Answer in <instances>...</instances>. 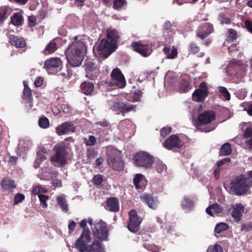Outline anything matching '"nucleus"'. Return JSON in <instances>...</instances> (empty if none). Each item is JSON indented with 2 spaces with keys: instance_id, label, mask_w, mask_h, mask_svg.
<instances>
[{
  "instance_id": "1",
  "label": "nucleus",
  "mask_w": 252,
  "mask_h": 252,
  "mask_svg": "<svg viewBox=\"0 0 252 252\" xmlns=\"http://www.w3.org/2000/svg\"><path fill=\"white\" fill-rule=\"evenodd\" d=\"M87 48L81 40H77V36L74 38L73 42L68 46L65 52L68 63L72 67L81 65L86 55Z\"/></svg>"
},
{
  "instance_id": "2",
  "label": "nucleus",
  "mask_w": 252,
  "mask_h": 252,
  "mask_svg": "<svg viewBox=\"0 0 252 252\" xmlns=\"http://www.w3.org/2000/svg\"><path fill=\"white\" fill-rule=\"evenodd\" d=\"M107 162L113 169L120 171L124 169V162L122 159L121 152L117 149L110 147L106 151Z\"/></svg>"
},
{
  "instance_id": "3",
  "label": "nucleus",
  "mask_w": 252,
  "mask_h": 252,
  "mask_svg": "<svg viewBox=\"0 0 252 252\" xmlns=\"http://www.w3.org/2000/svg\"><path fill=\"white\" fill-rule=\"evenodd\" d=\"M246 177L241 174L231 182V189L237 195H241L247 193L249 189Z\"/></svg>"
},
{
  "instance_id": "4",
  "label": "nucleus",
  "mask_w": 252,
  "mask_h": 252,
  "mask_svg": "<svg viewBox=\"0 0 252 252\" xmlns=\"http://www.w3.org/2000/svg\"><path fill=\"white\" fill-rule=\"evenodd\" d=\"M92 241L91 233L89 228L83 229L81 234L73 244V247L79 252H85Z\"/></svg>"
},
{
  "instance_id": "5",
  "label": "nucleus",
  "mask_w": 252,
  "mask_h": 252,
  "mask_svg": "<svg viewBox=\"0 0 252 252\" xmlns=\"http://www.w3.org/2000/svg\"><path fill=\"white\" fill-rule=\"evenodd\" d=\"M92 231L93 236L99 242L108 240L109 229L106 222L100 220L94 223V227L92 228Z\"/></svg>"
},
{
  "instance_id": "6",
  "label": "nucleus",
  "mask_w": 252,
  "mask_h": 252,
  "mask_svg": "<svg viewBox=\"0 0 252 252\" xmlns=\"http://www.w3.org/2000/svg\"><path fill=\"white\" fill-rule=\"evenodd\" d=\"M136 166L146 169L151 167L153 164V157L145 152H139L135 154L133 158Z\"/></svg>"
},
{
  "instance_id": "7",
  "label": "nucleus",
  "mask_w": 252,
  "mask_h": 252,
  "mask_svg": "<svg viewBox=\"0 0 252 252\" xmlns=\"http://www.w3.org/2000/svg\"><path fill=\"white\" fill-rule=\"evenodd\" d=\"M53 149L55 154L51 158L52 161L56 162L59 165H64L67 162V155L65 146L56 145Z\"/></svg>"
},
{
  "instance_id": "8",
  "label": "nucleus",
  "mask_w": 252,
  "mask_h": 252,
  "mask_svg": "<svg viewBox=\"0 0 252 252\" xmlns=\"http://www.w3.org/2000/svg\"><path fill=\"white\" fill-rule=\"evenodd\" d=\"M128 221L127 227L132 233L137 232L140 229L142 219L138 216L135 210H131L128 213Z\"/></svg>"
},
{
  "instance_id": "9",
  "label": "nucleus",
  "mask_w": 252,
  "mask_h": 252,
  "mask_svg": "<svg viewBox=\"0 0 252 252\" xmlns=\"http://www.w3.org/2000/svg\"><path fill=\"white\" fill-rule=\"evenodd\" d=\"M116 48L107 39H102L97 46L98 54L104 58H107Z\"/></svg>"
},
{
  "instance_id": "10",
  "label": "nucleus",
  "mask_w": 252,
  "mask_h": 252,
  "mask_svg": "<svg viewBox=\"0 0 252 252\" xmlns=\"http://www.w3.org/2000/svg\"><path fill=\"white\" fill-rule=\"evenodd\" d=\"M110 76L112 85L116 86L120 88H123L126 86V79L119 68H116L113 69Z\"/></svg>"
},
{
  "instance_id": "11",
  "label": "nucleus",
  "mask_w": 252,
  "mask_h": 252,
  "mask_svg": "<svg viewBox=\"0 0 252 252\" xmlns=\"http://www.w3.org/2000/svg\"><path fill=\"white\" fill-rule=\"evenodd\" d=\"M131 45L134 51L145 57L149 56L152 51L149 44L142 41L132 42Z\"/></svg>"
},
{
  "instance_id": "12",
  "label": "nucleus",
  "mask_w": 252,
  "mask_h": 252,
  "mask_svg": "<svg viewBox=\"0 0 252 252\" xmlns=\"http://www.w3.org/2000/svg\"><path fill=\"white\" fill-rule=\"evenodd\" d=\"M184 145V142L179 138L178 135L175 134L170 135L163 143V146L169 150L174 148H181Z\"/></svg>"
},
{
  "instance_id": "13",
  "label": "nucleus",
  "mask_w": 252,
  "mask_h": 252,
  "mask_svg": "<svg viewBox=\"0 0 252 252\" xmlns=\"http://www.w3.org/2000/svg\"><path fill=\"white\" fill-rule=\"evenodd\" d=\"M216 119V114L213 111H204L199 114L196 121L197 126L209 124Z\"/></svg>"
},
{
  "instance_id": "14",
  "label": "nucleus",
  "mask_w": 252,
  "mask_h": 252,
  "mask_svg": "<svg viewBox=\"0 0 252 252\" xmlns=\"http://www.w3.org/2000/svg\"><path fill=\"white\" fill-rule=\"evenodd\" d=\"M208 95V87L205 82L200 84L199 88L192 94L193 99L197 102L203 101Z\"/></svg>"
},
{
  "instance_id": "15",
  "label": "nucleus",
  "mask_w": 252,
  "mask_h": 252,
  "mask_svg": "<svg viewBox=\"0 0 252 252\" xmlns=\"http://www.w3.org/2000/svg\"><path fill=\"white\" fill-rule=\"evenodd\" d=\"M214 31L213 26L210 23H205L200 26L196 31V36L201 39L207 37Z\"/></svg>"
},
{
  "instance_id": "16",
  "label": "nucleus",
  "mask_w": 252,
  "mask_h": 252,
  "mask_svg": "<svg viewBox=\"0 0 252 252\" xmlns=\"http://www.w3.org/2000/svg\"><path fill=\"white\" fill-rule=\"evenodd\" d=\"M75 130V126L70 122L63 123L61 125H59L56 128V132L59 135L73 133Z\"/></svg>"
},
{
  "instance_id": "17",
  "label": "nucleus",
  "mask_w": 252,
  "mask_h": 252,
  "mask_svg": "<svg viewBox=\"0 0 252 252\" xmlns=\"http://www.w3.org/2000/svg\"><path fill=\"white\" fill-rule=\"evenodd\" d=\"M141 200L149 208L152 209H156L158 205L159 201L157 197H155L153 195L150 194H143L140 196Z\"/></svg>"
},
{
  "instance_id": "18",
  "label": "nucleus",
  "mask_w": 252,
  "mask_h": 252,
  "mask_svg": "<svg viewBox=\"0 0 252 252\" xmlns=\"http://www.w3.org/2000/svg\"><path fill=\"white\" fill-rule=\"evenodd\" d=\"M113 109L119 111L123 116L126 113L135 110L136 105L129 104L128 103H125L122 102H115L113 105Z\"/></svg>"
},
{
  "instance_id": "19",
  "label": "nucleus",
  "mask_w": 252,
  "mask_h": 252,
  "mask_svg": "<svg viewBox=\"0 0 252 252\" xmlns=\"http://www.w3.org/2000/svg\"><path fill=\"white\" fill-rule=\"evenodd\" d=\"M63 63L58 58H52L46 60L44 63V67L48 70L54 69L60 70L62 67Z\"/></svg>"
},
{
  "instance_id": "20",
  "label": "nucleus",
  "mask_w": 252,
  "mask_h": 252,
  "mask_svg": "<svg viewBox=\"0 0 252 252\" xmlns=\"http://www.w3.org/2000/svg\"><path fill=\"white\" fill-rule=\"evenodd\" d=\"M22 99L24 101L26 106L31 108L33 106V99L32 90L28 85L25 84L23 91Z\"/></svg>"
},
{
  "instance_id": "21",
  "label": "nucleus",
  "mask_w": 252,
  "mask_h": 252,
  "mask_svg": "<svg viewBox=\"0 0 252 252\" xmlns=\"http://www.w3.org/2000/svg\"><path fill=\"white\" fill-rule=\"evenodd\" d=\"M0 186L3 191L12 192L13 189L16 188V185L14 180L9 178H4L0 183Z\"/></svg>"
},
{
  "instance_id": "22",
  "label": "nucleus",
  "mask_w": 252,
  "mask_h": 252,
  "mask_svg": "<svg viewBox=\"0 0 252 252\" xmlns=\"http://www.w3.org/2000/svg\"><path fill=\"white\" fill-rule=\"evenodd\" d=\"M107 38L109 43L117 48V43L120 38L119 32L116 29H108L107 30Z\"/></svg>"
},
{
  "instance_id": "23",
  "label": "nucleus",
  "mask_w": 252,
  "mask_h": 252,
  "mask_svg": "<svg viewBox=\"0 0 252 252\" xmlns=\"http://www.w3.org/2000/svg\"><path fill=\"white\" fill-rule=\"evenodd\" d=\"M106 209L111 212H117L119 211V202L116 197H110L106 203Z\"/></svg>"
},
{
  "instance_id": "24",
  "label": "nucleus",
  "mask_w": 252,
  "mask_h": 252,
  "mask_svg": "<svg viewBox=\"0 0 252 252\" xmlns=\"http://www.w3.org/2000/svg\"><path fill=\"white\" fill-rule=\"evenodd\" d=\"M9 42L11 45L17 48H23L26 46V42L24 38L14 35L9 36Z\"/></svg>"
},
{
  "instance_id": "25",
  "label": "nucleus",
  "mask_w": 252,
  "mask_h": 252,
  "mask_svg": "<svg viewBox=\"0 0 252 252\" xmlns=\"http://www.w3.org/2000/svg\"><path fill=\"white\" fill-rule=\"evenodd\" d=\"M244 211V206L242 204H236L232 207V217L236 221H238L241 220Z\"/></svg>"
},
{
  "instance_id": "26",
  "label": "nucleus",
  "mask_w": 252,
  "mask_h": 252,
  "mask_svg": "<svg viewBox=\"0 0 252 252\" xmlns=\"http://www.w3.org/2000/svg\"><path fill=\"white\" fill-rule=\"evenodd\" d=\"M94 88V83L90 81H84L80 85L81 92L86 95L91 94L93 92Z\"/></svg>"
},
{
  "instance_id": "27",
  "label": "nucleus",
  "mask_w": 252,
  "mask_h": 252,
  "mask_svg": "<svg viewBox=\"0 0 252 252\" xmlns=\"http://www.w3.org/2000/svg\"><path fill=\"white\" fill-rule=\"evenodd\" d=\"M85 252H105V251L101 242L95 240Z\"/></svg>"
},
{
  "instance_id": "28",
  "label": "nucleus",
  "mask_w": 252,
  "mask_h": 252,
  "mask_svg": "<svg viewBox=\"0 0 252 252\" xmlns=\"http://www.w3.org/2000/svg\"><path fill=\"white\" fill-rule=\"evenodd\" d=\"M11 23L15 26H21L24 22L23 16L20 12H15L10 18Z\"/></svg>"
},
{
  "instance_id": "29",
  "label": "nucleus",
  "mask_w": 252,
  "mask_h": 252,
  "mask_svg": "<svg viewBox=\"0 0 252 252\" xmlns=\"http://www.w3.org/2000/svg\"><path fill=\"white\" fill-rule=\"evenodd\" d=\"M171 49L169 47L165 46L163 49L164 54L166 56L167 58L173 59L175 58L178 55V51L176 48L173 47L170 52Z\"/></svg>"
},
{
  "instance_id": "30",
  "label": "nucleus",
  "mask_w": 252,
  "mask_h": 252,
  "mask_svg": "<svg viewBox=\"0 0 252 252\" xmlns=\"http://www.w3.org/2000/svg\"><path fill=\"white\" fill-rule=\"evenodd\" d=\"M189 51L192 54H196L199 53L198 56L200 57H203L204 53L203 52H200V48L197 46L196 43L192 42H191L188 46Z\"/></svg>"
},
{
  "instance_id": "31",
  "label": "nucleus",
  "mask_w": 252,
  "mask_h": 252,
  "mask_svg": "<svg viewBox=\"0 0 252 252\" xmlns=\"http://www.w3.org/2000/svg\"><path fill=\"white\" fill-rule=\"evenodd\" d=\"M232 149L229 143H225L223 144L220 149L219 155L220 156H228L231 153Z\"/></svg>"
},
{
  "instance_id": "32",
  "label": "nucleus",
  "mask_w": 252,
  "mask_h": 252,
  "mask_svg": "<svg viewBox=\"0 0 252 252\" xmlns=\"http://www.w3.org/2000/svg\"><path fill=\"white\" fill-rule=\"evenodd\" d=\"M57 49V45L54 40H51L46 46L43 52L45 54L53 53Z\"/></svg>"
},
{
  "instance_id": "33",
  "label": "nucleus",
  "mask_w": 252,
  "mask_h": 252,
  "mask_svg": "<svg viewBox=\"0 0 252 252\" xmlns=\"http://www.w3.org/2000/svg\"><path fill=\"white\" fill-rule=\"evenodd\" d=\"M57 201L62 210L64 212H67L68 210V204L64 197L63 196H58L57 198Z\"/></svg>"
},
{
  "instance_id": "34",
  "label": "nucleus",
  "mask_w": 252,
  "mask_h": 252,
  "mask_svg": "<svg viewBox=\"0 0 252 252\" xmlns=\"http://www.w3.org/2000/svg\"><path fill=\"white\" fill-rule=\"evenodd\" d=\"M84 67L86 73L90 72L91 70L97 69L95 63L91 60L86 59L85 61Z\"/></svg>"
},
{
  "instance_id": "35",
  "label": "nucleus",
  "mask_w": 252,
  "mask_h": 252,
  "mask_svg": "<svg viewBox=\"0 0 252 252\" xmlns=\"http://www.w3.org/2000/svg\"><path fill=\"white\" fill-rule=\"evenodd\" d=\"M153 164H154V167L156 168L157 171L159 173H161L167 169L166 165L160 160H156L155 161H153Z\"/></svg>"
},
{
  "instance_id": "36",
  "label": "nucleus",
  "mask_w": 252,
  "mask_h": 252,
  "mask_svg": "<svg viewBox=\"0 0 252 252\" xmlns=\"http://www.w3.org/2000/svg\"><path fill=\"white\" fill-rule=\"evenodd\" d=\"M181 206L183 209H189L193 206V202L189 197L185 196L181 202Z\"/></svg>"
},
{
  "instance_id": "37",
  "label": "nucleus",
  "mask_w": 252,
  "mask_h": 252,
  "mask_svg": "<svg viewBox=\"0 0 252 252\" xmlns=\"http://www.w3.org/2000/svg\"><path fill=\"white\" fill-rule=\"evenodd\" d=\"M228 36L226 39V41L229 43H231L236 40L237 38V32L233 29H229L228 30Z\"/></svg>"
},
{
  "instance_id": "38",
  "label": "nucleus",
  "mask_w": 252,
  "mask_h": 252,
  "mask_svg": "<svg viewBox=\"0 0 252 252\" xmlns=\"http://www.w3.org/2000/svg\"><path fill=\"white\" fill-rule=\"evenodd\" d=\"M8 7L7 6H3L0 7V24H2L8 18Z\"/></svg>"
},
{
  "instance_id": "39",
  "label": "nucleus",
  "mask_w": 252,
  "mask_h": 252,
  "mask_svg": "<svg viewBox=\"0 0 252 252\" xmlns=\"http://www.w3.org/2000/svg\"><path fill=\"white\" fill-rule=\"evenodd\" d=\"M179 89L183 93L187 92L190 89L189 80L184 78L181 79L180 82Z\"/></svg>"
},
{
  "instance_id": "40",
  "label": "nucleus",
  "mask_w": 252,
  "mask_h": 252,
  "mask_svg": "<svg viewBox=\"0 0 252 252\" xmlns=\"http://www.w3.org/2000/svg\"><path fill=\"white\" fill-rule=\"evenodd\" d=\"M143 247L146 249L148 251H151L152 252H159L160 248L154 244L150 243L149 242H145L143 244Z\"/></svg>"
},
{
  "instance_id": "41",
  "label": "nucleus",
  "mask_w": 252,
  "mask_h": 252,
  "mask_svg": "<svg viewBox=\"0 0 252 252\" xmlns=\"http://www.w3.org/2000/svg\"><path fill=\"white\" fill-rule=\"evenodd\" d=\"M228 225L224 222H220L217 224L215 228V232L217 233H220L223 231L226 230L228 229Z\"/></svg>"
},
{
  "instance_id": "42",
  "label": "nucleus",
  "mask_w": 252,
  "mask_h": 252,
  "mask_svg": "<svg viewBox=\"0 0 252 252\" xmlns=\"http://www.w3.org/2000/svg\"><path fill=\"white\" fill-rule=\"evenodd\" d=\"M127 5L126 0H114L113 7L115 9H120Z\"/></svg>"
},
{
  "instance_id": "43",
  "label": "nucleus",
  "mask_w": 252,
  "mask_h": 252,
  "mask_svg": "<svg viewBox=\"0 0 252 252\" xmlns=\"http://www.w3.org/2000/svg\"><path fill=\"white\" fill-rule=\"evenodd\" d=\"M99 73V70L97 68L94 70H91L90 72L86 73L85 76L90 80H95L97 79Z\"/></svg>"
},
{
  "instance_id": "44",
  "label": "nucleus",
  "mask_w": 252,
  "mask_h": 252,
  "mask_svg": "<svg viewBox=\"0 0 252 252\" xmlns=\"http://www.w3.org/2000/svg\"><path fill=\"white\" fill-rule=\"evenodd\" d=\"M144 176L141 174H137L134 179H133V183L137 189H142L143 186L140 185V183L142 181L143 178Z\"/></svg>"
},
{
  "instance_id": "45",
  "label": "nucleus",
  "mask_w": 252,
  "mask_h": 252,
  "mask_svg": "<svg viewBox=\"0 0 252 252\" xmlns=\"http://www.w3.org/2000/svg\"><path fill=\"white\" fill-rule=\"evenodd\" d=\"M48 189L39 186H33L32 193L34 195L41 194V193H47Z\"/></svg>"
},
{
  "instance_id": "46",
  "label": "nucleus",
  "mask_w": 252,
  "mask_h": 252,
  "mask_svg": "<svg viewBox=\"0 0 252 252\" xmlns=\"http://www.w3.org/2000/svg\"><path fill=\"white\" fill-rule=\"evenodd\" d=\"M96 139L94 135H90L89 138H84V142L87 146H94L96 143Z\"/></svg>"
},
{
  "instance_id": "47",
  "label": "nucleus",
  "mask_w": 252,
  "mask_h": 252,
  "mask_svg": "<svg viewBox=\"0 0 252 252\" xmlns=\"http://www.w3.org/2000/svg\"><path fill=\"white\" fill-rule=\"evenodd\" d=\"M38 198L40 202V205L43 208H46L47 207L48 205L46 203L47 200L49 199V197L48 195L44 194H39Z\"/></svg>"
},
{
  "instance_id": "48",
  "label": "nucleus",
  "mask_w": 252,
  "mask_h": 252,
  "mask_svg": "<svg viewBox=\"0 0 252 252\" xmlns=\"http://www.w3.org/2000/svg\"><path fill=\"white\" fill-rule=\"evenodd\" d=\"M39 126L43 128H46L49 126V121L46 117H41L38 121Z\"/></svg>"
},
{
  "instance_id": "49",
  "label": "nucleus",
  "mask_w": 252,
  "mask_h": 252,
  "mask_svg": "<svg viewBox=\"0 0 252 252\" xmlns=\"http://www.w3.org/2000/svg\"><path fill=\"white\" fill-rule=\"evenodd\" d=\"M103 182V177L100 174H97L94 176L92 180L93 184L95 186H98L101 185Z\"/></svg>"
},
{
  "instance_id": "50",
  "label": "nucleus",
  "mask_w": 252,
  "mask_h": 252,
  "mask_svg": "<svg viewBox=\"0 0 252 252\" xmlns=\"http://www.w3.org/2000/svg\"><path fill=\"white\" fill-rule=\"evenodd\" d=\"M96 156L97 152L94 148H91L87 150V157L89 159H94L96 158Z\"/></svg>"
},
{
  "instance_id": "51",
  "label": "nucleus",
  "mask_w": 252,
  "mask_h": 252,
  "mask_svg": "<svg viewBox=\"0 0 252 252\" xmlns=\"http://www.w3.org/2000/svg\"><path fill=\"white\" fill-rule=\"evenodd\" d=\"M219 92L222 94L226 100H229L230 99V94L227 91V89L224 87H220L219 88Z\"/></svg>"
},
{
  "instance_id": "52",
  "label": "nucleus",
  "mask_w": 252,
  "mask_h": 252,
  "mask_svg": "<svg viewBox=\"0 0 252 252\" xmlns=\"http://www.w3.org/2000/svg\"><path fill=\"white\" fill-rule=\"evenodd\" d=\"M25 195L23 194L18 193L16 194L14 198V204L17 205L22 202L25 199Z\"/></svg>"
},
{
  "instance_id": "53",
  "label": "nucleus",
  "mask_w": 252,
  "mask_h": 252,
  "mask_svg": "<svg viewBox=\"0 0 252 252\" xmlns=\"http://www.w3.org/2000/svg\"><path fill=\"white\" fill-rule=\"evenodd\" d=\"M172 127L171 126H164L160 131V135L162 137H165L170 134L171 132Z\"/></svg>"
},
{
  "instance_id": "54",
  "label": "nucleus",
  "mask_w": 252,
  "mask_h": 252,
  "mask_svg": "<svg viewBox=\"0 0 252 252\" xmlns=\"http://www.w3.org/2000/svg\"><path fill=\"white\" fill-rule=\"evenodd\" d=\"M207 252H223V249L220 245L215 244L213 248H208Z\"/></svg>"
},
{
  "instance_id": "55",
  "label": "nucleus",
  "mask_w": 252,
  "mask_h": 252,
  "mask_svg": "<svg viewBox=\"0 0 252 252\" xmlns=\"http://www.w3.org/2000/svg\"><path fill=\"white\" fill-rule=\"evenodd\" d=\"M239 68V61H232L230 62L227 69L229 71L232 70L233 69L236 70Z\"/></svg>"
},
{
  "instance_id": "56",
  "label": "nucleus",
  "mask_w": 252,
  "mask_h": 252,
  "mask_svg": "<svg viewBox=\"0 0 252 252\" xmlns=\"http://www.w3.org/2000/svg\"><path fill=\"white\" fill-rule=\"evenodd\" d=\"M241 231L248 232L252 230V223L242 224L241 225Z\"/></svg>"
},
{
  "instance_id": "57",
  "label": "nucleus",
  "mask_w": 252,
  "mask_h": 252,
  "mask_svg": "<svg viewBox=\"0 0 252 252\" xmlns=\"http://www.w3.org/2000/svg\"><path fill=\"white\" fill-rule=\"evenodd\" d=\"M36 24V19L34 16H30L28 17V25L30 27H33Z\"/></svg>"
},
{
  "instance_id": "58",
  "label": "nucleus",
  "mask_w": 252,
  "mask_h": 252,
  "mask_svg": "<svg viewBox=\"0 0 252 252\" xmlns=\"http://www.w3.org/2000/svg\"><path fill=\"white\" fill-rule=\"evenodd\" d=\"M244 138H249L252 137V128L247 127L244 131L243 134Z\"/></svg>"
},
{
  "instance_id": "59",
  "label": "nucleus",
  "mask_w": 252,
  "mask_h": 252,
  "mask_svg": "<svg viewBox=\"0 0 252 252\" xmlns=\"http://www.w3.org/2000/svg\"><path fill=\"white\" fill-rule=\"evenodd\" d=\"M231 161V159L229 158H225L221 160L218 161L217 163V167L220 168V166L223 164L229 163Z\"/></svg>"
},
{
  "instance_id": "60",
  "label": "nucleus",
  "mask_w": 252,
  "mask_h": 252,
  "mask_svg": "<svg viewBox=\"0 0 252 252\" xmlns=\"http://www.w3.org/2000/svg\"><path fill=\"white\" fill-rule=\"evenodd\" d=\"M45 159H46L45 156H44L43 155H41L39 157H38V158L35 159V163H34V167L35 168H38L39 167L40 162Z\"/></svg>"
},
{
  "instance_id": "61",
  "label": "nucleus",
  "mask_w": 252,
  "mask_h": 252,
  "mask_svg": "<svg viewBox=\"0 0 252 252\" xmlns=\"http://www.w3.org/2000/svg\"><path fill=\"white\" fill-rule=\"evenodd\" d=\"M245 27L247 31L252 34V22L247 20L245 22Z\"/></svg>"
},
{
  "instance_id": "62",
  "label": "nucleus",
  "mask_w": 252,
  "mask_h": 252,
  "mask_svg": "<svg viewBox=\"0 0 252 252\" xmlns=\"http://www.w3.org/2000/svg\"><path fill=\"white\" fill-rule=\"evenodd\" d=\"M246 179L249 187H252V171L248 172Z\"/></svg>"
},
{
  "instance_id": "63",
  "label": "nucleus",
  "mask_w": 252,
  "mask_h": 252,
  "mask_svg": "<svg viewBox=\"0 0 252 252\" xmlns=\"http://www.w3.org/2000/svg\"><path fill=\"white\" fill-rule=\"evenodd\" d=\"M245 144L246 149L250 151H252V137L246 141Z\"/></svg>"
},
{
  "instance_id": "64",
  "label": "nucleus",
  "mask_w": 252,
  "mask_h": 252,
  "mask_svg": "<svg viewBox=\"0 0 252 252\" xmlns=\"http://www.w3.org/2000/svg\"><path fill=\"white\" fill-rule=\"evenodd\" d=\"M42 83L43 79L40 77L37 78L34 81V85L36 87H40L42 85Z\"/></svg>"
}]
</instances>
